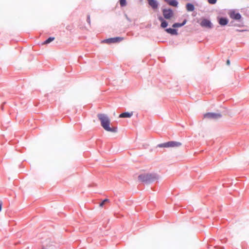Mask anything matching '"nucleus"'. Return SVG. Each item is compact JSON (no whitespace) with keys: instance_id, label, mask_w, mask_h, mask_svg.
Returning a JSON list of instances; mask_svg holds the SVG:
<instances>
[{"instance_id":"3","label":"nucleus","mask_w":249,"mask_h":249,"mask_svg":"<svg viewBox=\"0 0 249 249\" xmlns=\"http://www.w3.org/2000/svg\"><path fill=\"white\" fill-rule=\"evenodd\" d=\"M181 145V143L177 142L171 141L159 144L160 147H178Z\"/></svg>"},{"instance_id":"23","label":"nucleus","mask_w":249,"mask_h":249,"mask_svg":"<svg viewBox=\"0 0 249 249\" xmlns=\"http://www.w3.org/2000/svg\"><path fill=\"white\" fill-rule=\"evenodd\" d=\"M87 21L89 23H90V17L89 16H88V18H87Z\"/></svg>"},{"instance_id":"19","label":"nucleus","mask_w":249,"mask_h":249,"mask_svg":"<svg viewBox=\"0 0 249 249\" xmlns=\"http://www.w3.org/2000/svg\"><path fill=\"white\" fill-rule=\"evenodd\" d=\"M107 202H109V199H104L99 205L100 207H102L105 203Z\"/></svg>"},{"instance_id":"4","label":"nucleus","mask_w":249,"mask_h":249,"mask_svg":"<svg viewBox=\"0 0 249 249\" xmlns=\"http://www.w3.org/2000/svg\"><path fill=\"white\" fill-rule=\"evenodd\" d=\"M222 117L220 113L209 112L204 115V118L208 119L217 120Z\"/></svg>"},{"instance_id":"13","label":"nucleus","mask_w":249,"mask_h":249,"mask_svg":"<svg viewBox=\"0 0 249 249\" xmlns=\"http://www.w3.org/2000/svg\"><path fill=\"white\" fill-rule=\"evenodd\" d=\"M165 31L169 34H170L171 35H177L178 33L176 30L172 29V28H168L166 29Z\"/></svg>"},{"instance_id":"6","label":"nucleus","mask_w":249,"mask_h":249,"mask_svg":"<svg viewBox=\"0 0 249 249\" xmlns=\"http://www.w3.org/2000/svg\"><path fill=\"white\" fill-rule=\"evenodd\" d=\"M200 24L202 27H206L208 28H211L212 27V24L210 21L206 19H203L201 21Z\"/></svg>"},{"instance_id":"1","label":"nucleus","mask_w":249,"mask_h":249,"mask_svg":"<svg viewBox=\"0 0 249 249\" xmlns=\"http://www.w3.org/2000/svg\"><path fill=\"white\" fill-rule=\"evenodd\" d=\"M97 117L100 121L102 126L105 130L111 132H117V127H111L110 126V121L109 118L106 114L102 113L98 114L97 115Z\"/></svg>"},{"instance_id":"21","label":"nucleus","mask_w":249,"mask_h":249,"mask_svg":"<svg viewBox=\"0 0 249 249\" xmlns=\"http://www.w3.org/2000/svg\"><path fill=\"white\" fill-rule=\"evenodd\" d=\"M217 0H208V2L210 4H213L216 2Z\"/></svg>"},{"instance_id":"20","label":"nucleus","mask_w":249,"mask_h":249,"mask_svg":"<svg viewBox=\"0 0 249 249\" xmlns=\"http://www.w3.org/2000/svg\"><path fill=\"white\" fill-rule=\"evenodd\" d=\"M120 4L121 6H124L126 5L125 0H120Z\"/></svg>"},{"instance_id":"2","label":"nucleus","mask_w":249,"mask_h":249,"mask_svg":"<svg viewBox=\"0 0 249 249\" xmlns=\"http://www.w3.org/2000/svg\"><path fill=\"white\" fill-rule=\"evenodd\" d=\"M139 179L142 182H151L158 178V176L154 174H142L138 177Z\"/></svg>"},{"instance_id":"22","label":"nucleus","mask_w":249,"mask_h":249,"mask_svg":"<svg viewBox=\"0 0 249 249\" xmlns=\"http://www.w3.org/2000/svg\"><path fill=\"white\" fill-rule=\"evenodd\" d=\"M159 20H160L161 22H162V21H164L165 20H164L163 18L162 17H161V16H160L159 18H158Z\"/></svg>"},{"instance_id":"14","label":"nucleus","mask_w":249,"mask_h":249,"mask_svg":"<svg viewBox=\"0 0 249 249\" xmlns=\"http://www.w3.org/2000/svg\"><path fill=\"white\" fill-rule=\"evenodd\" d=\"M186 20H184V21L182 23H174L172 26L174 28L180 27L182 26L183 25H184L186 23Z\"/></svg>"},{"instance_id":"7","label":"nucleus","mask_w":249,"mask_h":249,"mask_svg":"<svg viewBox=\"0 0 249 249\" xmlns=\"http://www.w3.org/2000/svg\"><path fill=\"white\" fill-rule=\"evenodd\" d=\"M54 245L53 242L47 241L43 245L42 249H54Z\"/></svg>"},{"instance_id":"9","label":"nucleus","mask_w":249,"mask_h":249,"mask_svg":"<svg viewBox=\"0 0 249 249\" xmlns=\"http://www.w3.org/2000/svg\"><path fill=\"white\" fill-rule=\"evenodd\" d=\"M146 0L148 1L149 5H150V6H151V7L153 9H155L158 8V4L156 0Z\"/></svg>"},{"instance_id":"10","label":"nucleus","mask_w":249,"mask_h":249,"mask_svg":"<svg viewBox=\"0 0 249 249\" xmlns=\"http://www.w3.org/2000/svg\"><path fill=\"white\" fill-rule=\"evenodd\" d=\"M122 39L120 37H114V38H110L106 40V42L107 43H115L117 42H119L122 40Z\"/></svg>"},{"instance_id":"12","label":"nucleus","mask_w":249,"mask_h":249,"mask_svg":"<svg viewBox=\"0 0 249 249\" xmlns=\"http://www.w3.org/2000/svg\"><path fill=\"white\" fill-rule=\"evenodd\" d=\"M228 20L226 18H220L219 20V23L222 26L227 24Z\"/></svg>"},{"instance_id":"5","label":"nucleus","mask_w":249,"mask_h":249,"mask_svg":"<svg viewBox=\"0 0 249 249\" xmlns=\"http://www.w3.org/2000/svg\"><path fill=\"white\" fill-rule=\"evenodd\" d=\"M164 18L167 19H171L173 15V11L170 9H165L162 10Z\"/></svg>"},{"instance_id":"18","label":"nucleus","mask_w":249,"mask_h":249,"mask_svg":"<svg viewBox=\"0 0 249 249\" xmlns=\"http://www.w3.org/2000/svg\"><path fill=\"white\" fill-rule=\"evenodd\" d=\"M168 25L167 22L165 20L164 21H162L161 23V27L163 28H166Z\"/></svg>"},{"instance_id":"16","label":"nucleus","mask_w":249,"mask_h":249,"mask_svg":"<svg viewBox=\"0 0 249 249\" xmlns=\"http://www.w3.org/2000/svg\"><path fill=\"white\" fill-rule=\"evenodd\" d=\"M54 39V37H50L48 39H47L46 41H45L43 42V44H48V43H50L51 42H52V41H53Z\"/></svg>"},{"instance_id":"15","label":"nucleus","mask_w":249,"mask_h":249,"mask_svg":"<svg viewBox=\"0 0 249 249\" xmlns=\"http://www.w3.org/2000/svg\"><path fill=\"white\" fill-rule=\"evenodd\" d=\"M186 9L188 11H193L194 10V6L191 3H187L186 4Z\"/></svg>"},{"instance_id":"8","label":"nucleus","mask_w":249,"mask_h":249,"mask_svg":"<svg viewBox=\"0 0 249 249\" xmlns=\"http://www.w3.org/2000/svg\"><path fill=\"white\" fill-rule=\"evenodd\" d=\"M230 17L231 18L236 20H239L241 18L240 14L238 13H236L235 11L231 12Z\"/></svg>"},{"instance_id":"11","label":"nucleus","mask_w":249,"mask_h":249,"mask_svg":"<svg viewBox=\"0 0 249 249\" xmlns=\"http://www.w3.org/2000/svg\"><path fill=\"white\" fill-rule=\"evenodd\" d=\"M133 115V113L124 112L119 115L120 118H130Z\"/></svg>"},{"instance_id":"17","label":"nucleus","mask_w":249,"mask_h":249,"mask_svg":"<svg viewBox=\"0 0 249 249\" xmlns=\"http://www.w3.org/2000/svg\"><path fill=\"white\" fill-rule=\"evenodd\" d=\"M178 4V2L176 0H171V1H170V5L176 7Z\"/></svg>"},{"instance_id":"25","label":"nucleus","mask_w":249,"mask_h":249,"mask_svg":"<svg viewBox=\"0 0 249 249\" xmlns=\"http://www.w3.org/2000/svg\"><path fill=\"white\" fill-rule=\"evenodd\" d=\"M171 0H164L165 1L167 2L169 4H170V1H171Z\"/></svg>"},{"instance_id":"26","label":"nucleus","mask_w":249,"mask_h":249,"mask_svg":"<svg viewBox=\"0 0 249 249\" xmlns=\"http://www.w3.org/2000/svg\"><path fill=\"white\" fill-rule=\"evenodd\" d=\"M227 64L228 65H230V60H228L227 61Z\"/></svg>"},{"instance_id":"24","label":"nucleus","mask_w":249,"mask_h":249,"mask_svg":"<svg viewBox=\"0 0 249 249\" xmlns=\"http://www.w3.org/2000/svg\"><path fill=\"white\" fill-rule=\"evenodd\" d=\"M2 203L1 201L0 202V212L1 211V208H2Z\"/></svg>"}]
</instances>
